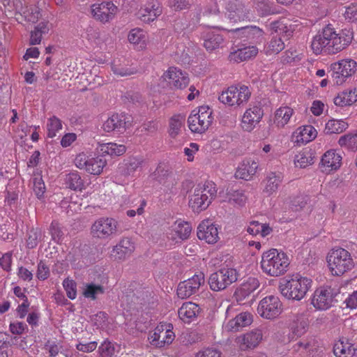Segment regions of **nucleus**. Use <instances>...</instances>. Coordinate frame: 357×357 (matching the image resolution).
<instances>
[{
  "mask_svg": "<svg viewBox=\"0 0 357 357\" xmlns=\"http://www.w3.org/2000/svg\"><path fill=\"white\" fill-rule=\"evenodd\" d=\"M353 32L344 29L337 33L334 28L327 25L313 38L311 47L316 54H335L345 49L352 41Z\"/></svg>",
  "mask_w": 357,
  "mask_h": 357,
  "instance_id": "f257e3e1",
  "label": "nucleus"
},
{
  "mask_svg": "<svg viewBox=\"0 0 357 357\" xmlns=\"http://www.w3.org/2000/svg\"><path fill=\"white\" fill-rule=\"evenodd\" d=\"M311 279L295 274L282 278L280 282L279 290L287 299L301 301L306 295L312 286Z\"/></svg>",
  "mask_w": 357,
  "mask_h": 357,
  "instance_id": "f03ea898",
  "label": "nucleus"
},
{
  "mask_svg": "<svg viewBox=\"0 0 357 357\" xmlns=\"http://www.w3.org/2000/svg\"><path fill=\"white\" fill-rule=\"evenodd\" d=\"M289 260L287 255L277 249H271L263 253L261 268L264 273L272 277L283 275L287 271Z\"/></svg>",
  "mask_w": 357,
  "mask_h": 357,
  "instance_id": "7ed1b4c3",
  "label": "nucleus"
},
{
  "mask_svg": "<svg viewBox=\"0 0 357 357\" xmlns=\"http://www.w3.org/2000/svg\"><path fill=\"white\" fill-rule=\"evenodd\" d=\"M216 193L217 190L213 182L207 181L203 185L198 184L190 197L189 206L195 213L204 211L208 207Z\"/></svg>",
  "mask_w": 357,
  "mask_h": 357,
  "instance_id": "20e7f679",
  "label": "nucleus"
},
{
  "mask_svg": "<svg viewBox=\"0 0 357 357\" xmlns=\"http://www.w3.org/2000/svg\"><path fill=\"white\" fill-rule=\"evenodd\" d=\"M329 268L334 275H342L354 267V259L344 248L332 250L327 257Z\"/></svg>",
  "mask_w": 357,
  "mask_h": 357,
  "instance_id": "39448f33",
  "label": "nucleus"
},
{
  "mask_svg": "<svg viewBox=\"0 0 357 357\" xmlns=\"http://www.w3.org/2000/svg\"><path fill=\"white\" fill-rule=\"evenodd\" d=\"M119 223L112 218L102 217L97 219L91 225V234L99 239H111L119 234Z\"/></svg>",
  "mask_w": 357,
  "mask_h": 357,
  "instance_id": "423d86ee",
  "label": "nucleus"
},
{
  "mask_svg": "<svg viewBox=\"0 0 357 357\" xmlns=\"http://www.w3.org/2000/svg\"><path fill=\"white\" fill-rule=\"evenodd\" d=\"M238 273L236 269L223 267L211 274L208 278V284L213 291H222L235 282L238 280Z\"/></svg>",
  "mask_w": 357,
  "mask_h": 357,
  "instance_id": "0eeeda50",
  "label": "nucleus"
},
{
  "mask_svg": "<svg viewBox=\"0 0 357 357\" xmlns=\"http://www.w3.org/2000/svg\"><path fill=\"white\" fill-rule=\"evenodd\" d=\"M213 121L212 110L208 107H200L197 112L193 110L188 119L189 129L192 132L203 133Z\"/></svg>",
  "mask_w": 357,
  "mask_h": 357,
  "instance_id": "6e6552de",
  "label": "nucleus"
},
{
  "mask_svg": "<svg viewBox=\"0 0 357 357\" xmlns=\"http://www.w3.org/2000/svg\"><path fill=\"white\" fill-rule=\"evenodd\" d=\"M356 67L357 63L354 60L343 59L332 63L328 73L334 84L341 85L355 73Z\"/></svg>",
  "mask_w": 357,
  "mask_h": 357,
  "instance_id": "1a4fd4ad",
  "label": "nucleus"
},
{
  "mask_svg": "<svg viewBox=\"0 0 357 357\" xmlns=\"http://www.w3.org/2000/svg\"><path fill=\"white\" fill-rule=\"evenodd\" d=\"M251 91L245 85L236 86H231L226 91L222 92L218 100L229 106H241L245 104L250 99Z\"/></svg>",
  "mask_w": 357,
  "mask_h": 357,
  "instance_id": "9d476101",
  "label": "nucleus"
},
{
  "mask_svg": "<svg viewBox=\"0 0 357 357\" xmlns=\"http://www.w3.org/2000/svg\"><path fill=\"white\" fill-rule=\"evenodd\" d=\"M282 306V304L278 296H268L260 301L257 312L263 318L273 319L281 314Z\"/></svg>",
  "mask_w": 357,
  "mask_h": 357,
  "instance_id": "9b49d317",
  "label": "nucleus"
},
{
  "mask_svg": "<svg viewBox=\"0 0 357 357\" xmlns=\"http://www.w3.org/2000/svg\"><path fill=\"white\" fill-rule=\"evenodd\" d=\"M204 283V275L202 273L195 274L192 278L181 282L177 288V295L184 299L198 292Z\"/></svg>",
  "mask_w": 357,
  "mask_h": 357,
  "instance_id": "f8f14e48",
  "label": "nucleus"
},
{
  "mask_svg": "<svg viewBox=\"0 0 357 357\" xmlns=\"http://www.w3.org/2000/svg\"><path fill=\"white\" fill-rule=\"evenodd\" d=\"M170 325L158 326L149 336V340L151 345L156 347H164L170 344L174 340V333L171 331Z\"/></svg>",
  "mask_w": 357,
  "mask_h": 357,
  "instance_id": "ddd939ff",
  "label": "nucleus"
},
{
  "mask_svg": "<svg viewBox=\"0 0 357 357\" xmlns=\"http://www.w3.org/2000/svg\"><path fill=\"white\" fill-rule=\"evenodd\" d=\"M335 296L334 289L331 287L318 288L313 294L312 304L317 310H327L332 306Z\"/></svg>",
  "mask_w": 357,
  "mask_h": 357,
  "instance_id": "4468645a",
  "label": "nucleus"
},
{
  "mask_svg": "<svg viewBox=\"0 0 357 357\" xmlns=\"http://www.w3.org/2000/svg\"><path fill=\"white\" fill-rule=\"evenodd\" d=\"M151 177L153 180L165 186L171 193H175L173 189L176 183L172 178L171 168L167 164L159 163L156 169L151 174Z\"/></svg>",
  "mask_w": 357,
  "mask_h": 357,
  "instance_id": "2eb2a0df",
  "label": "nucleus"
},
{
  "mask_svg": "<svg viewBox=\"0 0 357 357\" xmlns=\"http://www.w3.org/2000/svg\"><path fill=\"white\" fill-rule=\"evenodd\" d=\"M117 9L112 2L102 1L91 6V14L96 20L107 22L114 17Z\"/></svg>",
  "mask_w": 357,
  "mask_h": 357,
  "instance_id": "dca6fc26",
  "label": "nucleus"
},
{
  "mask_svg": "<svg viewBox=\"0 0 357 357\" xmlns=\"http://www.w3.org/2000/svg\"><path fill=\"white\" fill-rule=\"evenodd\" d=\"M129 119V116L123 113L113 114L103 123L102 128L107 132H123L130 122Z\"/></svg>",
  "mask_w": 357,
  "mask_h": 357,
  "instance_id": "f3484780",
  "label": "nucleus"
},
{
  "mask_svg": "<svg viewBox=\"0 0 357 357\" xmlns=\"http://www.w3.org/2000/svg\"><path fill=\"white\" fill-rule=\"evenodd\" d=\"M197 235L199 239L209 244H213L219 239L218 227L210 220H204L199 225Z\"/></svg>",
  "mask_w": 357,
  "mask_h": 357,
  "instance_id": "a211bd4d",
  "label": "nucleus"
},
{
  "mask_svg": "<svg viewBox=\"0 0 357 357\" xmlns=\"http://www.w3.org/2000/svg\"><path fill=\"white\" fill-rule=\"evenodd\" d=\"M259 282L255 278H248L239 287H238L234 296L239 303H245V301L259 287Z\"/></svg>",
  "mask_w": 357,
  "mask_h": 357,
  "instance_id": "6ab92c4d",
  "label": "nucleus"
},
{
  "mask_svg": "<svg viewBox=\"0 0 357 357\" xmlns=\"http://www.w3.org/2000/svg\"><path fill=\"white\" fill-rule=\"evenodd\" d=\"M164 79L168 82L170 86L176 89H183L189 83V79L181 70L176 68H169L163 75Z\"/></svg>",
  "mask_w": 357,
  "mask_h": 357,
  "instance_id": "aec40b11",
  "label": "nucleus"
},
{
  "mask_svg": "<svg viewBox=\"0 0 357 357\" xmlns=\"http://www.w3.org/2000/svg\"><path fill=\"white\" fill-rule=\"evenodd\" d=\"M291 351L303 357H318V355L314 354V352L317 351V347L314 340L312 338L296 339L292 345Z\"/></svg>",
  "mask_w": 357,
  "mask_h": 357,
  "instance_id": "412c9836",
  "label": "nucleus"
},
{
  "mask_svg": "<svg viewBox=\"0 0 357 357\" xmlns=\"http://www.w3.org/2000/svg\"><path fill=\"white\" fill-rule=\"evenodd\" d=\"M263 110L258 106L248 109L242 118V128L244 130L250 132L260 121L263 116Z\"/></svg>",
  "mask_w": 357,
  "mask_h": 357,
  "instance_id": "4be33fe9",
  "label": "nucleus"
},
{
  "mask_svg": "<svg viewBox=\"0 0 357 357\" xmlns=\"http://www.w3.org/2000/svg\"><path fill=\"white\" fill-rule=\"evenodd\" d=\"M134 250V243L129 238H123L114 246L111 255L115 260L122 261L129 257Z\"/></svg>",
  "mask_w": 357,
  "mask_h": 357,
  "instance_id": "5701e85b",
  "label": "nucleus"
},
{
  "mask_svg": "<svg viewBox=\"0 0 357 357\" xmlns=\"http://www.w3.org/2000/svg\"><path fill=\"white\" fill-rule=\"evenodd\" d=\"M342 156L334 150L326 151L321 157V167L322 172L337 170L341 166Z\"/></svg>",
  "mask_w": 357,
  "mask_h": 357,
  "instance_id": "b1692460",
  "label": "nucleus"
},
{
  "mask_svg": "<svg viewBox=\"0 0 357 357\" xmlns=\"http://www.w3.org/2000/svg\"><path fill=\"white\" fill-rule=\"evenodd\" d=\"M263 334L260 329H255L238 337V342L241 349H253L256 347L262 340Z\"/></svg>",
  "mask_w": 357,
  "mask_h": 357,
  "instance_id": "393cba45",
  "label": "nucleus"
},
{
  "mask_svg": "<svg viewBox=\"0 0 357 357\" xmlns=\"http://www.w3.org/2000/svg\"><path fill=\"white\" fill-rule=\"evenodd\" d=\"M202 310L200 307L192 302H185L179 308L178 314L181 319L184 322L190 323L197 318Z\"/></svg>",
  "mask_w": 357,
  "mask_h": 357,
  "instance_id": "a878e982",
  "label": "nucleus"
},
{
  "mask_svg": "<svg viewBox=\"0 0 357 357\" xmlns=\"http://www.w3.org/2000/svg\"><path fill=\"white\" fill-rule=\"evenodd\" d=\"M268 28L271 33H277L287 38L292 35L294 31L290 21L286 18H281L271 22Z\"/></svg>",
  "mask_w": 357,
  "mask_h": 357,
  "instance_id": "bb28decb",
  "label": "nucleus"
},
{
  "mask_svg": "<svg viewBox=\"0 0 357 357\" xmlns=\"http://www.w3.org/2000/svg\"><path fill=\"white\" fill-rule=\"evenodd\" d=\"M252 321V316L249 312H241L231 319L226 325L229 331H238L241 328L249 326Z\"/></svg>",
  "mask_w": 357,
  "mask_h": 357,
  "instance_id": "cd10ccee",
  "label": "nucleus"
},
{
  "mask_svg": "<svg viewBox=\"0 0 357 357\" xmlns=\"http://www.w3.org/2000/svg\"><path fill=\"white\" fill-rule=\"evenodd\" d=\"M161 13L162 7L159 3L152 2L140 10L139 18L142 21L149 23L155 20Z\"/></svg>",
  "mask_w": 357,
  "mask_h": 357,
  "instance_id": "c85d7f7f",
  "label": "nucleus"
},
{
  "mask_svg": "<svg viewBox=\"0 0 357 357\" xmlns=\"http://www.w3.org/2000/svg\"><path fill=\"white\" fill-rule=\"evenodd\" d=\"M204 46L206 50L211 52L220 47L223 42L222 36L218 31H210L202 36Z\"/></svg>",
  "mask_w": 357,
  "mask_h": 357,
  "instance_id": "c756f323",
  "label": "nucleus"
},
{
  "mask_svg": "<svg viewBox=\"0 0 357 357\" xmlns=\"http://www.w3.org/2000/svg\"><path fill=\"white\" fill-rule=\"evenodd\" d=\"M258 53V49L256 47H246L242 49H238L236 51L231 52L229 59L236 63L250 59L255 57Z\"/></svg>",
  "mask_w": 357,
  "mask_h": 357,
  "instance_id": "7c9ffc66",
  "label": "nucleus"
},
{
  "mask_svg": "<svg viewBox=\"0 0 357 357\" xmlns=\"http://www.w3.org/2000/svg\"><path fill=\"white\" fill-rule=\"evenodd\" d=\"M333 352L337 357H354L357 355V346L346 340L345 342L341 341L340 343L336 344Z\"/></svg>",
  "mask_w": 357,
  "mask_h": 357,
  "instance_id": "2f4dec72",
  "label": "nucleus"
},
{
  "mask_svg": "<svg viewBox=\"0 0 357 357\" xmlns=\"http://www.w3.org/2000/svg\"><path fill=\"white\" fill-rule=\"evenodd\" d=\"M257 169L256 162L247 160L238 167L235 176L236 178L248 181L256 173Z\"/></svg>",
  "mask_w": 357,
  "mask_h": 357,
  "instance_id": "473e14b6",
  "label": "nucleus"
},
{
  "mask_svg": "<svg viewBox=\"0 0 357 357\" xmlns=\"http://www.w3.org/2000/svg\"><path fill=\"white\" fill-rule=\"evenodd\" d=\"M357 101V89L345 90L334 98V103L337 106L344 107L351 105Z\"/></svg>",
  "mask_w": 357,
  "mask_h": 357,
  "instance_id": "72a5a7b5",
  "label": "nucleus"
},
{
  "mask_svg": "<svg viewBox=\"0 0 357 357\" xmlns=\"http://www.w3.org/2000/svg\"><path fill=\"white\" fill-rule=\"evenodd\" d=\"M282 182V176L280 173L271 172L265 180V188L264 192L268 195L275 192Z\"/></svg>",
  "mask_w": 357,
  "mask_h": 357,
  "instance_id": "f704fd0d",
  "label": "nucleus"
},
{
  "mask_svg": "<svg viewBox=\"0 0 357 357\" xmlns=\"http://www.w3.org/2000/svg\"><path fill=\"white\" fill-rule=\"evenodd\" d=\"M98 149L102 155H109L112 157L120 156L126 151V146L112 142L100 144Z\"/></svg>",
  "mask_w": 357,
  "mask_h": 357,
  "instance_id": "c9c22d12",
  "label": "nucleus"
},
{
  "mask_svg": "<svg viewBox=\"0 0 357 357\" xmlns=\"http://www.w3.org/2000/svg\"><path fill=\"white\" fill-rule=\"evenodd\" d=\"M67 188L72 190L82 191L84 188V182L81 176L77 172L67 174L64 178Z\"/></svg>",
  "mask_w": 357,
  "mask_h": 357,
  "instance_id": "e433bc0d",
  "label": "nucleus"
},
{
  "mask_svg": "<svg viewBox=\"0 0 357 357\" xmlns=\"http://www.w3.org/2000/svg\"><path fill=\"white\" fill-rule=\"evenodd\" d=\"M348 123L343 120L331 119L326 124L324 132L327 135L339 134L348 128Z\"/></svg>",
  "mask_w": 357,
  "mask_h": 357,
  "instance_id": "4c0bfd02",
  "label": "nucleus"
},
{
  "mask_svg": "<svg viewBox=\"0 0 357 357\" xmlns=\"http://www.w3.org/2000/svg\"><path fill=\"white\" fill-rule=\"evenodd\" d=\"M50 29L47 22H40L33 31H31L30 45H34L40 44L43 34L48 33Z\"/></svg>",
  "mask_w": 357,
  "mask_h": 357,
  "instance_id": "58836bf2",
  "label": "nucleus"
},
{
  "mask_svg": "<svg viewBox=\"0 0 357 357\" xmlns=\"http://www.w3.org/2000/svg\"><path fill=\"white\" fill-rule=\"evenodd\" d=\"M293 114V109L289 107H282L278 109L275 114L274 123L278 127L286 125Z\"/></svg>",
  "mask_w": 357,
  "mask_h": 357,
  "instance_id": "ea45409f",
  "label": "nucleus"
},
{
  "mask_svg": "<svg viewBox=\"0 0 357 357\" xmlns=\"http://www.w3.org/2000/svg\"><path fill=\"white\" fill-rule=\"evenodd\" d=\"M144 160L142 158L130 157L123 165L124 174L132 175L135 172L141 170Z\"/></svg>",
  "mask_w": 357,
  "mask_h": 357,
  "instance_id": "a19ab883",
  "label": "nucleus"
},
{
  "mask_svg": "<svg viewBox=\"0 0 357 357\" xmlns=\"http://www.w3.org/2000/svg\"><path fill=\"white\" fill-rule=\"evenodd\" d=\"M106 165V160L100 157L91 158L89 159L86 171L91 174H100Z\"/></svg>",
  "mask_w": 357,
  "mask_h": 357,
  "instance_id": "79ce46f5",
  "label": "nucleus"
},
{
  "mask_svg": "<svg viewBox=\"0 0 357 357\" xmlns=\"http://www.w3.org/2000/svg\"><path fill=\"white\" fill-rule=\"evenodd\" d=\"M340 146L344 147L351 151L357 150V130L342 135L338 140Z\"/></svg>",
  "mask_w": 357,
  "mask_h": 357,
  "instance_id": "37998d69",
  "label": "nucleus"
},
{
  "mask_svg": "<svg viewBox=\"0 0 357 357\" xmlns=\"http://www.w3.org/2000/svg\"><path fill=\"white\" fill-rule=\"evenodd\" d=\"M255 9L261 16H266L278 13L273 3L268 0H262L256 2Z\"/></svg>",
  "mask_w": 357,
  "mask_h": 357,
  "instance_id": "c03bdc74",
  "label": "nucleus"
},
{
  "mask_svg": "<svg viewBox=\"0 0 357 357\" xmlns=\"http://www.w3.org/2000/svg\"><path fill=\"white\" fill-rule=\"evenodd\" d=\"M130 43L139 45V48L142 49L146 45V38L144 31L139 29H132L128 36Z\"/></svg>",
  "mask_w": 357,
  "mask_h": 357,
  "instance_id": "a18cd8bd",
  "label": "nucleus"
},
{
  "mask_svg": "<svg viewBox=\"0 0 357 357\" xmlns=\"http://www.w3.org/2000/svg\"><path fill=\"white\" fill-rule=\"evenodd\" d=\"M185 120L184 116L178 114L175 115L170 119L169 121V135L174 138L179 133L181 128L183 125V123Z\"/></svg>",
  "mask_w": 357,
  "mask_h": 357,
  "instance_id": "49530a36",
  "label": "nucleus"
},
{
  "mask_svg": "<svg viewBox=\"0 0 357 357\" xmlns=\"http://www.w3.org/2000/svg\"><path fill=\"white\" fill-rule=\"evenodd\" d=\"M50 232L52 239L57 243H61L64 238V230L60 224L56 221H52L50 226Z\"/></svg>",
  "mask_w": 357,
  "mask_h": 357,
  "instance_id": "de8ad7c7",
  "label": "nucleus"
},
{
  "mask_svg": "<svg viewBox=\"0 0 357 357\" xmlns=\"http://www.w3.org/2000/svg\"><path fill=\"white\" fill-rule=\"evenodd\" d=\"M228 202L242 206L245 203L246 197L242 190L230 189L227 192Z\"/></svg>",
  "mask_w": 357,
  "mask_h": 357,
  "instance_id": "09e8293b",
  "label": "nucleus"
},
{
  "mask_svg": "<svg viewBox=\"0 0 357 357\" xmlns=\"http://www.w3.org/2000/svg\"><path fill=\"white\" fill-rule=\"evenodd\" d=\"M174 231L180 239L185 240L191 234L192 227L188 222H179L176 223Z\"/></svg>",
  "mask_w": 357,
  "mask_h": 357,
  "instance_id": "8fccbe9b",
  "label": "nucleus"
},
{
  "mask_svg": "<svg viewBox=\"0 0 357 357\" xmlns=\"http://www.w3.org/2000/svg\"><path fill=\"white\" fill-rule=\"evenodd\" d=\"M284 48V43L281 38L273 37L266 47L267 54H278Z\"/></svg>",
  "mask_w": 357,
  "mask_h": 357,
  "instance_id": "3c124183",
  "label": "nucleus"
},
{
  "mask_svg": "<svg viewBox=\"0 0 357 357\" xmlns=\"http://www.w3.org/2000/svg\"><path fill=\"white\" fill-rule=\"evenodd\" d=\"M294 162L296 167L305 168L314 162L311 153L309 151H303L296 155Z\"/></svg>",
  "mask_w": 357,
  "mask_h": 357,
  "instance_id": "603ef678",
  "label": "nucleus"
},
{
  "mask_svg": "<svg viewBox=\"0 0 357 357\" xmlns=\"http://www.w3.org/2000/svg\"><path fill=\"white\" fill-rule=\"evenodd\" d=\"M47 137L49 138H53L56 136V132L59 131L62 128V123L60 119L56 116H52L48 120L47 124Z\"/></svg>",
  "mask_w": 357,
  "mask_h": 357,
  "instance_id": "864d4df0",
  "label": "nucleus"
},
{
  "mask_svg": "<svg viewBox=\"0 0 357 357\" xmlns=\"http://www.w3.org/2000/svg\"><path fill=\"white\" fill-rule=\"evenodd\" d=\"M98 351L100 357H112L115 353V347L111 342L105 340L100 345Z\"/></svg>",
  "mask_w": 357,
  "mask_h": 357,
  "instance_id": "5fc2aeb1",
  "label": "nucleus"
},
{
  "mask_svg": "<svg viewBox=\"0 0 357 357\" xmlns=\"http://www.w3.org/2000/svg\"><path fill=\"white\" fill-rule=\"evenodd\" d=\"M104 290L102 286L89 284L86 285L84 291V295L86 298L96 299V295L103 294Z\"/></svg>",
  "mask_w": 357,
  "mask_h": 357,
  "instance_id": "6e6d98bb",
  "label": "nucleus"
},
{
  "mask_svg": "<svg viewBox=\"0 0 357 357\" xmlns=\"http://www.w3.org/2000/svg\"><path fill=\"white\" fill-rule=\"evenodd\" d=\"M309 198L305 195H298L291 201V208L293 211H298L303 209L307 204Z\"/></svg>",
  "mask_w": 357,
  "mask_h": 357,
  "instance_id": "4d7b16f0",
  "label": "nucleus"
},
{
  "mask_svg": "<svg viewBox=\"0 0 357 357\" xmlns=\"http://www.w3.org/2000/svg\"><path fill=\"white\" fill-rule=\"evenodd\" d=\"M300 135L303 141L310 142L316 137L317 130L310 125L305 126L300 131Z\"/></svg>",
  "mask_w": 357,
  "mask_h": 357,
  "instance_id": "13d9d810",
  "label": "nucleus"
},
{
  "mask_svg": "<svg viewBox=\"0 0 357 357\" xmlns=\"http://www.w3.org/2000/svg\"><path fill=\"white\" fill-rule=\"evenodd\" d=\"M63 285L67 296L71 300L75 298L77 295L76 283L73 280L66 279L63 280Z\"/></svg>",
  "mask_w": 357,
  "mask_h": 357,
  "instance_id": "bf43d9fd",
  "label": "nucleus"
},
{
  "mask_svg": "<svg viewBox=\"0 0 357 357\" xmlns=\"http://www.w3.org/2000/svg\"><path fill=\"white\" fill-rule=\"evenodd\" d=\"M33 190L38 198L43 196L45 192V183L41 177L37 176L33 178Z\"/></svg>",
  "mask_w": 357,
  "mask_h": 357,
  "instance_id": "052dcab7",
  "label": "nucleus"
},
{
  "mask_svg": "<svg viewBox=\"0 0 357 357\" xmlns=\"http://www.w3.org/2000/svg\"><path fill=\"white\" fill-rule=\"evenodd\" d=\"M307 326V325L305 321H301L295 324V325L291 328V334H290V337L294 339V337H301L306 332Z\"/></svg>",
  "mask_w": 357,
  "mask_h": 357,
  "instance_id": "680f3d73",
  "label": "nucleus"
},
{
  "mask_svg": "<svg viewBox=\"0 0 357 357\" xmlns=\"http://www.w3.org/2000/svg\"><path fill=\"white\" fill-rule=\"evenodd\" d=\"M236 31H243L247 36H262L263 31L261 29L257 26H245L241 28H237L235 29Z\"/></svg>",
  "mask_w": 357,
  "mask_h": 357,
  "instance_id": "e2e57ef3",
  "label": "nucleus"
},
{
  "mask_svg": "<svg viewBox=\"0 0 357 357\" xmlns=\"http://www.w3.org/2000/svg\"><path fill=\"white\" fill-rule=\"evenodd\" d=\"M188 49L186 47L181 44L176 48V55L180 59V61L182 63H189L190 60V56L188 54Z\"/></svg>",
  "mask_w": 357,
  "mask_h": 357,
  "instance_id": "0e129e2a",
  "label": "nucleus"
},
{
  "mask_svg": "<svg viewBox=\"0 0 357 357\" xmlns=\"http://www.w3.org/2000/svg\"><path fill=\"white\" fill-rule=\"evenodd\" d=\"M194 357H221V352L214 348H206L197 352Z\"/></svg>",
  "mask_w": 357,
  "mask_h": 357,
  "instance_id": "69168bd1",
  "label": "nucleus"
},
{
  "mask_svg": "<svg viewBox=\"0 0 357 357\" xmlns=\"http://www.w3.org/2000/svg\"><path fill=\"white\" fill-rule=\"evenodd\" d=\"M40 236V233H38L37 231L31 229L29 231V236L26 240L28 248L33 249L37 246Z\"/></svg>",
  "mask_w": 357,
  "mask_h": 357,
  "instance_id": "338daca9",
  "label": "nucleus"
},
{
  "mask_svg": "<svg viewBox=\"0 0 357 357\" xmlns=\"http://www.w3.org/2000/svg\"><path fill=\"white\" fill-rule=\"evenodd\" d=\"M49 275L50 269L48 266L43 261H40L38 265L37 278L39 280H45Z\"/></svg>",
  "mask_w": 357,
  "mask_h": 357,
  "instance_id": "774afa93",
  "label": "nucleus"
}]
</instances>
